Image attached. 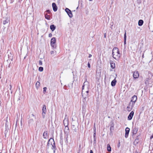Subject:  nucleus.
<instances>
[{"label":"nucleus","instance_id":"obj_36","mask_svg":"<svg viewBox=\"0 0 153 153\" xmlns=\"http://www.w3.org/2000/svg\"><path fill=\"white\" fill-rule=\"evenodd\" d=\"M153 138V136L152 135L151 137H150V138L151 139H152V138Z\"/></svg>","mask_w":153,"mask_h":153},{"label":"nucleus","instance_id":"obj_43","mask_svg":"<svg viewBox=\"0 0 153 153\" xmlns=\"http://www.w3.org/2000/svg\"><path fill=\"white\" fill-rule=\"evenodd\" d=\"M143 56H144V55H143V56H142L143 57Z\"/></svg>","mask_w":153,"mask_h":153},{"label":"nucleus","instance_id":"obj_31","mask_svg":"<svg viewBox=\"0 0 153 153\" xmlns=\"http://www.w3.org/2000/svg\"><path fill=\"white\" fill-rule=\"evenodd\" d=\"M88 67L89 68H90V67H91L90 64L89 62H88Z\"/></svg>","mask_w":153,"mask_h":153},{"label":"nucleus","instance_id":"obj_25","mask_svg":"<svg viewBox=\"0 0 153 153\" xmlns=\"http://www.w3.org/2000/svg\"><path fill=\"white\" fill-rule=\"evenodd\" d=\"M39 71L41 72L43 70V68L42 67H39Z\"/></svg>","mask_w":153,"mask_h":153},{"label":"nucleus","instance_id":"obj_37","mask_svg":"<svg viewBox=\"0 0 153 153\" xmlns=\"http://www.w3.org/2000/svg\"><path fill=\"white\" fill-rule=\"evenodd\" d=\"M10 90H11V88H12V86H11V85L10 84Z\"/></svg>","mask_w":153,"mask_h":153},{"label":"nucleus","instance_id":"obj_33","mask_svg":"<svg viewBox=\"0 0 153 153\" xmlns=\"http://www.w3.org/2000/svg\"><path fill=\"white\" fill-rule=\"evenodd\" d=\"M52 36V34H51V33H49V37H51Z\"/></svg>","mask_w":153,"mask_h":153},{"label":"nucleus","instance_id":"obj_17","mask_svg":"<svg viewBox=\"0 0 153 153\" xmlns=\"http://www.w3.org/2000/svg\"><path fill=\"white\" fill-rule=\"evenodd\" d=\"M143 23V21L142 20H140L138 22V25L139 26L142 25Z\"/></svg>","mask_w":153,"mask_h":153},{"label":"nucleus","instance_id":"obj_32","mask_svg":"<svg viewBox=\"0 0 153 153\" xmlns=\"http://www.w3.org/2000/svg\"><path fill=\"white\" fill-rule=\"evenodd\" d=\"M95 136H96V131H94V134H93L94 138H95Z\"/></svg>","mask_w":153,"mask_h":153},{"label":"nucleus","instance_id":"obj_46","mask_svg":"<svg viewBox=\"0 0 153 153\" xmlns=\"http://www.w3.org/2000/svg\"><path fill=\"white\" fill-rule=\"evenodd\" d=\"M152 135H153V134H152Z\"/></svg>","mask_w":153,"mask_h":153},{"label":"nucleus","instance_id":"obj_9","mask_svg":"<svg viewBox=\"0 0 153 153\" xmlns=\"http://www.w3.org/2000/svg\"><path fill=\"white\" fill-rule=\"evenodd\" d=\"M52 6L53 10L54 12L56 11L57 10V7L55 3H53L52 4Z\"/></svg>","mask_w":153,"mask_h":153},{"label":"nucleus","instance_id":"obj_2","mask_svg":"<svg viewBox=\"0 0 153 153\" xmlns=\"http://www.w3.org/2000/svg\"><path fill=\"white\" fill-rule=\"evenodd\" d=\"M112 56L113 58L117 61L120 58L121 54L120 53L118 48L114 47L112 50Z\"/></svg>","mask_w":153,"mask_h":153},{"label":"nucleus","instance_id":"obj_13","mask_svg":"<svg viewBox=\"0 0 153 153\" xmlns=\"http://www.w3.org/2000/svg\"><path fill=\"white\" fill-rule=\"evenodd\" d=\"M9 21V20L8 19V18H6V19L3 21V24L4 25H5L6 24L8 23Z\"/></svg>","mask_w":153,"mask_h":153},{"label":"nucleus","instance_id":"obj_41","mask_svg":"<svg viewBox=\"0 0 153 153\" xmlns=\"http://www.w3.org/2000/svg\"><path fill=\"white\" fill-rule=\"evenodd\" d=\"M138 141V139H136L135 140V142H137Z\"/></svg>","mask_w":153,"mask_h":153},{"label":"nucleus","instance_id":"obj_1","mask_svg":"<svg viewBox=\"0 0 153 153\" xmlns=\"http://www.w3.org/2000/svg\"><path fill=\"white\" fill-rule=\"evenodd\" d=\"M89 84L87 81H85L83 84L82 88V97L84 98V101L88 96L89 89Z\"/></svg>","mask_w":153,"mask_h":153},{"label":"nucleus","instance_id":"obj_44","mask_svg":"<svg viewBox=\"0 0 153 153\" xmlns=\"http://www.w3.org/2000/svg\"><path fill=\"white\" fill-rule=\"evenodd\" d=\"M90 1H92V0H89Z\"/></svg>","mask_w":153,"mask_h":153},{"label":"nucleus","instance_id":"obj_20","mask_svg":"<svg viewBox=\"0 0 153 153\" xmlns=\"http://www.w3.org/2000/svg\"><path fill=\"white\" fill-rule=\"evenodd\" d=\"M107 150L108 152H111V148L110 147V145L108 144L107 147Z\"/></svg>","mask_w":153,"mask_h":153},{"label":"nucleus","instance_id":"obj_42","mask_svg":"<svg viewBox=\"0 0 153 153\" xmlns=\"http://www.w3.org/2000/svg\"><path fill=\"white\" fill-rule=\"evenodd\" d=\"M47 12L48 13H49L50 12V11L49 10H47Z\"/></svg>","mask_w":153,"mask_h":153},{"label":"nucleus","instance_id":"obj_19","mask_svg":"<svg viewBox=\"0 0 153 153\" xmlns=\"http://www.w3.org/2000/svg\"><path fill=\"white\" fill-rule=\"evenodd\" d=\"M43 136L44 138L46 139L47 137V131H45L43 134Z\"/></svg>","mask_w":153,"mask_h":153},{"label":"nucleus","instance_id":"obj_34","mask_svg":"<svg viewBox=\"0 0 153 153\" xmlns=\"http://www.w3.org/2000/svg\"><path fill=\"white\" fill-rule=\"evenodd\" d=\"M91 56H92V55H91V54H89V56H88V57H89V58H91Z\"/></svg>","mask_w":153,"mask_h":153},{"label":"nucleus","instance_id":"obj_48","mask_svg":"<svg viewBox=\"0 0 153 153\" xmlns=\"http://www.w3.org/2000/svg\"><path fill=\"white\" fill-rule=\"evenodd\" d=\"M0 153H1V152H0Z\"/></svg>","mask_w":153,"mask_h":153},{"label":"nucleus","instance_id":"obj_11","mask_svg":"<svg viewBox=\"0 0 153 153\" xmlns=\"http://www.w3.org/2000/svg\"><path fill=\"white\" fill-rule=\"evenodd\" d=\"M138 128L136 127H135L133 128L132 130V133L133 134H135L137 133Z\"/></svg>","mask_w":153,"mask_h":153},{"label":"nucleus","instance_id":"obj_45","mask_svg":"<svg viewBox=\"0 0 153 153\" xmlns=\"http://www.w3.org/2000/svg\"><path fill=\"white\" fill-rule=\"evenodd\" d=\"M83 102H85V101H84V100H83Z\"/></svg>","mask_w":153,"mask_h":153},{"label":"nucleus","instance_id":"obj_24","mask_svg":"<svg viewBox=\"0 0 153 153\" xmlns=\"http://www.w3.org/2000/svg\"><path fill=\"white\" fill-rule=\"evenodd\" d=\"M45 18L46 19H48V20L50 19V16L49 15H48L46 14L45 15Z\"/></svg>","mask_w":153,"mask_h":153},{"label":"nucleus","instance_id":"obj_7","mask_svg":"<svg viewBox=\"0 0 153 153\" xmlns=\"http://www.w3.org/2000/svg\"><path fill=\"white\" fill-rule=\"evenodd\" d=\"M129 131H130L129 128L128 127H127L126 128V129H125L126 132H125V137L126 138H127L128 137Z\"/></svg>","mask_w":153,"mask_h":153},{"label":"nucleus","instance_id":"obj_6","mask_svg":"<svg viewBox=\"0 0 153 153\" xmlns=\"http://www.w3.org/2000/svg\"><path fill=\"white\" fill-rule=\"evenodd\" d=\"M139 75L138 71H136L133 73V76L134 79H137L138 78Z\"/></svg>","mask_w":153,"mask_h":153},{"label":"nucleus","instance_id":"obj_4","mask_svg":"<svg viewBox=\"0 0 153 153\" xmlns=\"http://www.w3.org/2000/svg\"><path fill=\"white\" fill-rule=\"evenodd\" d=\"M65 10L70 18H72L73 17L71 11L70 10L66 8H65Z\"/></svg>","mask_w":153,"mask_h":153},{"label":"nucleus","instance_id":"obj_28","mask_svg":"<svg viewBox=\"0 0 153 153\" xmlns=\"http://www.w3.org/2000/svg\"><path fill=\"white\" fill-rule=\"evenodd\" d=\"M39 65H42V61L41 60H39Z\"/></svg>","mask_w":153,"mask_h":153},{"label":"nucleus","instance_id":"obj_21","mask_svg":"<svg viewBox=\"0 0 153 153\" xmlns=\"http://www.w3.org/2000/svg\"><path fill=\"white\" fill-rule=\"evenodd\" d=\"M42 112H46V107L45 105H43V106L42 109Z\"/></svg>","mask_w":153,"mask_h":153},{"label":"nucleus","instance_id":"obj_23","mask_svg":"<svg viewBox=\"0 0 153 153\" xmlns=\"http://www.w3.org/2000/svg\"><path fill=\"white\" fill-rule=\"evenodd\" d=\"M132 108L128 105L127 107V110L128 111H130L132 110Z\"/></svg>","mask_w":153,"mask_h":153},{"label":"nucleus","instance_id":"obj_15","mask_svg":"<svg viewBox=\"0 0 153 153\" xmlns=\"http://www.w3.org/2000/svg\"><path fill=\"white\" fill-rule=\"evenodd\" d=\"M124 44L126 45V32L125 31V33L124 36Z\"/></svg>","mask_w":153,"mask_h":153},{"label":"nucleus","instance_id":"obj_8","mask_svg":"<svg viewBox=\"0 0 153 153\" xmlns=\"http://www.w3.org/2000/svg\"><path fill=\"white\" fill-rule=\"evenodd\" d=\"M134 114V112L133 111H131L130 113L129 114V115L128 116V119L129 120H131L132 118V117Z\"/></svg>","mask_w":153,"mask_h":153},{"label":"nucleus","instance_id":"obj_10","mask_svg":"<svg viewBox=\"0 0 153 153\" xmlns=\"http://www.w3.org/2000/svg\"><path fill=\"white\" fill-rule=\"evenodd\" d=\"M137 96L135 95H134L132 97L131 101L135 103L137 100Z\"/></svg>","mask_w":153,"mask_h":153},{"label":"nucleus","instance_id":"obj_16","mask_svg":"<svg viewBox=\"0 0 153 153\" xmlns=\"http://www.w3.org/2000/svg\"><path fill=\"white\" fill-rule=\"evenodd\" d=\"M134 104H135V103H134V102H131V101L130 102H129V103L128 105V106L133 108V107L134 106Z\"/></svg>","mask_w":153,"mask_h":153},{"label":"nucleus","instance_id":"obj_40","mask_svg":"<svg viewBox=\"0 0 153 153\" xmlns=\"http://www.w3.org/2000/svg\"><path fill=\"white\" fill-rule=\"evenodd\" d=\"M90 153H93V151L92 150L90 151Z\"/></svg>","mask_w":153,"mask_h":153},{"label":"nucleus","instance_id":"obj_29","mask_svg":"<svg viewBox=\"0 0 153 153\" xmlns=\"http://www.w3.org/2000/svg\"><path fill=\"white\" fill-rule=\"evenodd\" d=\"M120 146V141H119V142L118 143V144H117L118 147L119 148Z\"/></svg>","mask_w":153,"mask_h":153},{"label":"nucleus","instance_id":"obj_18","mask_svg":"<svg viewBox=\"0 0 153 153\" xmlns=\"http://www.w3.org/2000/svg\"><path fill=\"white\" fill-rule=\"evenodd\" d=\"M50 28L52 31H53L56 29V27L54 25H52L50 26Z\"/></svg>","mask_w":153,"mask_h":153},{"label":"nucleus","instance_id":"obj_14","mask_svg":"<svg viewBox=\"0 0 153 153\" xmlns=\"http://www.w3.org/2000/svg\"><path fill=\"white\" fill-rule=\"evenodd\" d=\"M116 80H115V79L112 80L111 83V86H114L116 85Z\"/></svg>","mask_w":153,"mask_h":153},{"label":"nucleus","instance_id":"obj_30","mask_svg":"<svg viewBox=\"0 0 153 153\" xmlns=\"http://www.w3.org/2000/svg\"><path fill=\"white\" fill-rule=\"evenodd\" d=\"M50 53H51V54L52 55V54H54L55 53H56V52H54L53 51H51Z\"/></svg>","mask_w":153,"mask_h":153},{"label":"nucleus","instance_id":"obj_3","mask_svg":"<svg viewBox=\"0 0 153 153\" xmlns=\"http://www.w3.org/2000/svg\"><path fill=\"white\" fill-rule=\"evenodd\" d=\"M47 145L48 146H50L51 145L52 146V149H54L53 153H55V149L56 148V146L53 139L50 138L48 142Z\"/></svg>","mask_w":153,"mask_h":153},{"label":"nucleus","instance_id":"obj_12","mask_svg":"<svg viewBox=\"0 0 153 153\" xmlns=\"http://www.w3.org/2000/svg\"><path fill=\"white\" fill-rule=\"evenodd\" d=\"M110 64H111V68L114 69L115 68V64L113 61H111L110 62Z\"/></svg>","mask_w":153,"mask_h":153},{"label":"nucleus","instance_id":"obj_26","mask_svg":"<svg viewBox=\"0 0 153 153\" xmlns=\"http://www.w3.org/2000/svg\"><path fill=\"white\" fill-rule=\"evenodd\" d=\"M47 88L46 87H44L43 89V93L44 94H45V93L46 91V90H47Z\"/></svg>","mask_w":153,"mask_h":153},{"label":"nucleus","instance_id":"obj_5","mask_svg":"<svg viewBox=\"0 0 153 153\" xmlns=\"http://www.w3.org/2000/svg\"><path fill=\"white\" fill-rule=\"evenodd\" d=\"M56 42V39L54 37L52 38L51 40V46L53 48H56V46L55 45V43Z\"/></svg>","mask_w":153,"mask_h":153},{"label":"nucleus","instance_id":"obj_47","mask_svg":"<svg viewBox=\"0 0 153 153\" xmlns=\"http://www.w3.org/2000/svg\"><path fill=\"white\" fill-rule=\"evenodd\" d=\"M79 153V152H78V153Z\"/></svg>","mask_w":153,"mask_h":153},{"label":"nucleus","instance_id":"obj_22","mask_svg":"<svg viewBox=\"0 0 153 153\" xmlns=\"http://www.w3.org/2000/svg\"><path fill=\"white\" fill-rule=\"evenodd\" d=\"M40 85V83L39 82H37L36 84V87L37 88H38Z\"/></svg>","mask_w":153,"mask_h":153},{"label":"nucleus","instance_id":"obj_27","mask_svg":"<svg viewBox=\"0 0 153 153\" xmlns=\"http://www.w3.org/2000/svg\"><path fill=\"white\" fill-rule=\"evenodd\" d=\"M46 112H44L42 113V116L43 118H44Z\"/></svg>","mask_w":153,"mask_h":153},{"label":"nucleus","instance_id":"obj_39","mask_svg":"<svg viewBox=\"0 0 153 153\" xmlns=\"http://www.w3.org/2000/svg\"><path fill=\"white\" fill-rule=\"evenodd\" d=\"M94 131H96V128L95 127L94 128Z\"/></svg>","mask_w":153,"mask_h":153},{"label":"nucleus","instance_id":"obj_35","mask_svg":"<svg viewBox=\"0 0 153 153\" xmlns=\"http://www.w3.org/2000/svg\"><path fill=\"white\" fill-rule=\"evenodd\" d=\"M65 128H67L68 129V128L67 125L65 126Z\"/></svg>","mask_w":153,"mask_h":153},{"label":"nucleus","instance_id":"obj_38","mask_svg":"<svg viewBox=\"0 0 153 153\" xmlns=\"http://www.w3.org/2000/svg\"><path fill=\"white\" fill-rule=\"evenodd\" d=\"M94 142H95H95H96V138H94Z\"/></svg>","mask_w":153,"mask_h":153}]
</instances>
